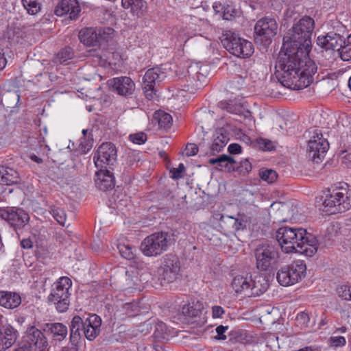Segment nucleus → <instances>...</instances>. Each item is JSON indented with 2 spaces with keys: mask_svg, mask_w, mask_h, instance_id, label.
<instances>
[{
  "mask_svg": "<svg viewBox=\"0 0 351 351\" xmlns=\"http://www.w3.org/2000/svg\"><path fill=\"white\" fill-rule=\"evenodd\" d=\"M300 49L291 46L282 47L275 65V75L285 87L300 90L308 86L313 75L317 72L315 62L309 58V53L302 54Z\"/></svg>",
  "mask_w": 351,
  "mask_h": 351,
  "instance_id": "obj_1",
  "label": "nucleus"
},
{
  "mask_svg": "<svg viewBox=\"0 0 351 351\" xmlns=\"http://www.w3.org/2000/svg\"><path fill=\"white\" fill-rule=\"evenodd\" d=\"M276 239L285 253L297 252L311 257L317 251L316 237L302 228L281 227L276 232Z\"/></svg>",
  "mask_w": 351,
  "mask_h": 351,
  "instance_id": "obj_2",
  "label": "nucleus"
},
{
  "mask_svg": "<svg viewBox=\"0 0 351 351\" xmlns=\"http://www.w3.org/2000/svg\"><path fill=\"white\" fill-rule=\"evenodd\" d=\"M315 28L314 19L308 16H304L298 21H295L291 29L283 38L285 47L291 46L300 49L302 53L306 55L312 49L311 37Z\"/></svg>",
  "mask_w": 351,
  "mask_h": 351,
  "instance_id": "obj_3",
  "label": "nucleus"
},
{
  "mask_svg": "<svg viewBox=\"0 0 351 351\" xmlns=\"http://www.w3.org/2000/svg\"><path fill=\"white\" fill-rule=\"evenodd\" d=\"M101 325V319L96 314L90 315L84 320L78 315L74 316L70 324L71 345L81 346L82 331L88 340H94L99 335Z\"/></svg>",
  "mask_w": 351,
  "mask_h": 351,
  "instance_id": "obj_4",
  "label": "nucleus"
},
{
  "mask_svg": "<svg viewBox=\"0 0 351 351\" xmlns=\"http://www.w3.org/2000/svg\"><path fill=\"white\" fill-rule=\"evenodd\" d=\"M351 206V186L343 183L326 195L323 202V211L327 215L342 213Z\"/></svg>",
  "mask_w": 351,
  "mask_h": 351,
  "instance_id": "obj_5",
  "label": "nucleus"
},
{
  "mask_svg": "<svg viewBox=\"0 0 351 351\" xmlns=\"http://www.w3.org/2000/svg\"><path fill=\"white\" fill-rule=\"evenodd\" d=\"M221 42L229 53L239 58L249 57L254 52L251 42L239 37L231 31H225L222 34Z\"/></svg>",
  "mask_w": 351,
  "mask_h": 351,
  "instance_id": "obj_6",
  "label": "nucleus"
},
{
  "mask_svg": "<svg viewBox=\"0 0 351 351\" xmlns=\"http://www.w3.org/2000/svg\"><path fill=\"white\" fill-rule=\"evenodd\" d=\"M254 256L257 269L266 271L276 266L280 254L277 246L269 243H263L257 245L254 250Z\"/></svg>",
  "mask_w": 351,
  "mask_h": 351,
  "instance_id": "obj_7",
  "label": "nucleus"
},
{
  "mask_svg": "<svg viewBox=\"0 0 351 351\" xmlns=\"http://www.w3.org/2000/svg\"><path fill=\"white\" fill-rule=\"evenodd\" d=\"M72 282L68 277H61L54 283V287L48 296V301L53 302L57 311L64 313L67 311L69 306V297L71 293L69 289L71 287Z\"/></svg>",
  "mask_w": 351,
  "mask_h": 351,
  "instance_id": "obj_8",
  "label": "nucleus"
},
{
  "mask_svg": "<svg viewBox=\"0 0 351 351\" xmlns=\"http://www.w3.org/2000/svg\"><path fill=\"white\" fill-rule=\"evenodd\" d=\"M171 245L167 232H155L147 236L141 243V249L146 256H157L167 251Z\"/></svg>",
  "mask_w": 351,
  "mask_h": 351,
  "instance_id": "obj_9",
  "label": "nucleus"
},
{
  "mask_svg": "<svg viewBox=\"0 0 351 351\" xmlns=\"http://www.w3.org/2000/svg\"><path fill=\"white\" fill-rule=\"evenodd\" d=\"M306 267L302 261H296L285 265L277 272L276 278L284 287L291 286L301 280L306 275Z\"/></svg>",
  "mask_w": 351,
  "mask_h": 351,
  "instance_id": "obj_10",
  "label": "nucleus"
},
{
  "mask_svg": "<svg viewBox=\"0 0 351 351\" xmlns=\"http://www.w3.org/2000/svg\"><path fill=\"white\" fill-rule=\"evenodd\" d=\"M180 261L178 256L173 253L165 255L162 259L160 270L159 280L163 286L173 282L178 277L180 271Z\"/></svg>",
  "mask_w": 351,
  "mask_h": 351,
  "instance_id": "obj_11",
  "label": "nucleus"
},
{
  "mask_svg": "<svg viewBox=\"0 0 351 351\" xmlns=\"http://www.w3.org/2000/svg\"><path fill=\"white\" fill-rule=\"evenodd\" d=\"M0 217L5 220L15 231L24 228L29 221V214L18 206L0 208Z\"/></svg>",
  "mask_w": 351,
  "mask_h": 351,
  "instance_id": "obj_12",
  "label": "nucleus"
},
{
  "mask_svg": "<svg viewBox=\"0 0 351 351\" xmlns=\"http://www.w3.org/2000/svg\"><path fill=\"white\" fill-rule=\"evenodd\" d=\"M94 162L97 168H109L114 170L112 167L117 160V151L115 145L111 142L102 143L95 154Z\"/></svg>",
  "mask_w": 351,
  "mask_h": 351,
  "instance_id": "obj_13",
  "label": "nucleus"
},
{
  "mask_svg": "<svg viewBox=\"0 0 351 351\" xmlns=\"http://www.w3.org/2000/svg\"><path fill=\"white\" fill-rule=\"evenodd\" d=\"M167 75L159 67L148 69L143 78L142 88L147 99H152L156 94L155 86L162 82Z\"/></svg>",
  "mask_w": 351,
  "mask_h": 351,
  "instance_id": "obj_14",
  "label": "nucleus"
},
{
  "mask_svg": "<svg viewBox=\"0 0 351 351\" xmlns=\"http://www.w3.org/2000/svg\"><path fill=\"white\" fill-rule=\"evenodd\" d=\"M278 24L274 18L265 16L259 19L255 26V40L270 41L271 38L276 35Z\"/></svg>",
  "mask_w": 351,
  "mask_h": 351,
  "instance_id": "obj_15",
  "label": "nucleus"
},
{
  "mask_svg": "<svg viewBox=\"0 0 351 351\" xmlns=\"http://www.w3.org/2000/svg\"><path fill=\"white\" fill-rule=\"evenodd\" d=\"M329 147V143L323 138L322 133L316 132L308 142V157L315 162L319 163L324 158Z\"/></svg>",
  "mask_w": 351,
  "mask_h": 351,
  "instance_id": "obj_16",
  "label": "nucleus"
},
{
  "mask_svg": "<svg viewBox=\"0 0 351 351\" xmlns=\"http://www.w3.org/2000/svg\"><path fill=\"white\" fill-rule=\"evenodd\" d=\"M81 8L77 0H62L56 6L54 13L58 16L69 15V18L75 20L79 17Z\"/></svg>",
  "mask_w": 351,
  "mask_h": 351,
  "instance_id": "obj_17",
  "label": "nucleus"
},
{
  "mask_svg": "<svg viewBox=\"0 0 351 351\" xmlns=\"http://www.w3.org/2000/svg\"><path fill=\"white\" fill-rule=\"evenodd\" d=\"M99 169V170L96 172L95 178L96 187L103 191L112 189L115 185L113 170L109 168Z\"/></svg>",
  "mask_w": 351,
  "mask_h": 351,
  "instance_id": "obj_18",
  "label": "nucleus"
},
{
  "mask_svg": "<svg viewBox=\"0 0 351 351\" xmlns=\"http://www.w3.org/2000/svg\"><path fill=\"white\" fill-rule=\"evenodd\" d=\"M345 44L343 36L335 32H329L325 36H319L317 39V44L326 50L339 51L342 45Z\"/></svg>",
  "mask_w": 351,
  "mask_h": 351,
  "instance_id": "obj_19",
  "label": "nucleus"
},
{
  "mask_svg": "<svg viewBox=\"0 0 351 351\" xmlns=\"http://www.w3.org/2000/svg\"><path fill=\"white\" fill-rule=\"evenodd\" d=\"M110 84L114 92L125 97L131 96L135 90L134 82L126 76L114 77L110 81Z\"/></svg>",
  "mask_w": 351,
  "mask_h": 351,
  "instance_id": "obj_20",
  "label": "nucleus"
},
{
  "mask_svg": "<svg viewBox=\"0 0 351 351\" xmlns=\"http://www.w3.org/2000/svg\"><path fill=\"white\" fill-rule=\"evenodd\" d=\"M199 70L200 68L197 64H191L188 67L186 75L184 76L186 82L184 86L187 91L193 92L202 86L201 79L204 75L200 73Z\"/></svg>",
  "mask_w": 351,
  "mask_h": 351,
  "instance_id": "obj_21",
  "label": "nucleus"
},
{
  "mask_svg": "<svg viewBox=\"0 0 351 351\" xmlns=\"http://www.w3.org/2000/svg\"><path fill=\"white\" fill-rule=\"evenodd\" d=\"M18 331L10 324H6L0 326V351H5L16 341Z\"/></svg>",
  "mask_w": 351,
  "mask_h": 351,
  "instance_id": "obj_22",
  "label": "nucleus"
},
{
  "mask_svg": "<svg viewBox=\"0 0 351 351\" xmlns=\"http://www.w3.org/2000/svg\"><path fill=\"white\" fill-rule=\"evenodd\" d=\"M21 341H27L32 347V344L38 348L40 350L43 351L48 346V342L46 337L43 335V332L32 327L27 332V335L23 337Z\"/></svg>",
  "mask_w": 351,
  "mask_h": 351,
  "instance_id": "obj_23",
  "label": "nucleus"
},
{
  "mask_svg": "<svg viewBox=\"0 0 351 351\" xmlns=\"http://www.w3.org/2000/svg\"><path fill=\"white\" fill-rule=\"evenodd\" d=\"M229 138L226 131L223 128H219L216 130L213 134V141L210 145L208 151L205 152L206 154L215 155L221 152L227 145Z\"/></svg>",
  "mask_w": 351,
  "mask_h": 351,
  "instance_id": "obj_24",
  "label": "nucleus"
},
{
  "mask_svg": "<svg viewBox=\"0 0 351 351\" xmlns=\"http://www.w3.org/2000/svg\"><path fill=\"white\" fill-rule=\"evenodd\" d=\"M269 281L266 276L258 274L252 278L249 297H256L265 293L269 287Z\"/></svg>",
  "mask_w": 351,
  "mask_h": 351,
  "instance_id": "obj_25",
  "label": "nucleus"
},
{
  "mask_svg": "<svg viewBox=\"0 0 351 351\" xmlns=\"http://www.w3.org/2000/svg\"><path fill=\"white\" fill-rule=\"evenodd\" d=\"M43 330L46 333L51 335L55 340L59 341L64 339L68 334L67 327L60 322L46 323L43 325Z\"/></svg>",
  "mask_w": 351,
  "mask_h": 351,
  "instance_id": "obj_26",
  "label": "nucleus"
},
{
  "mask_svg": "<svg viewBox=\"0 0 351 351\" xmlns=\"http://www.w3.org/2000/svg\"><path fill=\"white\" fill-rule=\"evenodd\" d=\"M219 220L232 226V230L235 232L245 229L249 223V217L244 214L239 213L236 217L221 215Z\"/></svg>",
  "mask_w": 351,
  "mask_h": 351,
  "instance_id": "obj_27",
  "label": "nucleus"
},
{
  "mask_svg": "<svg viewBox=\"0 0 351 351\" xmlns=\"http://www.w3.org/2000/svg\"><path fill=\"white\" fill-rule=\"evenodd\" d=\"M20 182L21 178L16 170L0 165V184L13 185Z\"/></svg>",
  "mask_w": 351,
  "mask_h": 351,
  "instance_id": "obj_28",
  "label": "nucleus"
},
{
  "mask_svg": "<svg viewBox=\"0 0 351 351\" xmlns=\"http://www.w3.org/2000/svg\"><path fill=\"white\" fill-rule=\"evenodd\" d=\"M210 165H216V169L219 171L230 172L235 171L236 161L230 156L222 154L215 158H210L208 161Z\"/></svg>",
  "mask_w": 351,
  "mask_h": 351,
  "instance_id": "obj_29",
  "label": "nucleus"
},
{
  "mask_svg": "<svg viewBox=\"0 0 351 351\" xmlns=\"http://www.w3.org/2000/svg\"><path fill=\"white\" fill-rule=\"evenodd\" d=\"M251 281V277L238 275L232 279L231 287L236 293L247 295L250 293Z\"/></svg>",
  "mask_w": 351,
  "mask_h": 351,
  "instance_id": "obj_30",
  "label": "nucleus"
},
{
  "mask_svg": "<svg viewBox=\"0 0 351 351\" xmlns=\"http://www.w3.org/2000/svg\"><path fill=\"white\" fill-rule=\"evenodd\" d=\"M81 43L88 47L99 46L97 28L86 27L80 31L78 35Z\"/></svg>",
  "mask_w": 351,
  "mask_h": 351,
  "instance_id": "obj_31",
  "label": "nucleus"
},
{
  "mask_svg": "<svg viewBox=\"0 0 351 351\" xmlns=\"http://www.w3.org/2000/svg\"><path fill=\"white\" fill-rule=\"evenodd\" d=\"M121 5L138 17L142 16L147 9V3L143 0H122Z\"/></svg>",
  "mask_w": 351,
  "mask_h": 351,
  "instance_id": "obj_32",
  "label": "nucleus"
},
{
  "mask_svg": "<svg viewBox=\"0 0 351 351\" xmlns=\"http://www.w3.org/2000/svg\"><path fill=\"white\" fill-rule=\"evenodd\" d=\"M218 106L221 108L226 110L230 113L243 116L247 118L251 116L250 110L243 107L241 104L234 103L232 101H221L218 104Z\"/></svg>",
  "mask_w": 351,
  "mask_h": 351,
  "instance_id": "obj_33",
  "label": "nucleus"
},
{
  "mask_svg": "<svg viewBox=\"0 0 351 351\" xmlns=\"http://www.w3.org/2000/svg\"><path fill=\"white\" fill-rule=\"evenodd\" d=\"M21 302V297L17 293L0 292V305L7 308L17 307Z\"/></svg>",
  "mask_w": 351,
  "mask_h": 351,
  "instance_id": "obj_34",
  "label": "nucleus"
},
{
  "mask_svg": "<svg viewBox=\"0 0 351 351\" xmlns=\"http://www.w3.org/2000/svg\"><path fill=\"white\" fill-rule=\"evenodd\" d=\"M154 119L157 121L160 128L165 129L169 128L172 125L171 116L162 110L156 112L154 114Z\"/></svg>",
  "mask_w": 351,
  "mask_h": 351,
  "instance_id": "obj_35",
  "label": "nucleus"
},
{
  "mask_svg": "<svg viewBox=\"0 0 351 351\" xmlns=\"http://www.w3.org/2000/svg\"><path fill=\"white\" fill-rule=\"evenodd\" d=\"M97 36L99 40V46L104 43L108 42L111 40L114 34V30L111 27H99L97 28Z\"/></svg>",
  "mask_w": 351,
  "mask_h": 351,
  "instance_id": "obj_36",
  "label": "nucleus"
},
{
  "mask_svg": "<svg viewBox=\"0 0 351 351\" xmlns=\"http://www.w3.org/2000/svg\"><path fill=\"white\" fill-rule=\"evenodd\" d=\"M339 53L343 61H348L351 59V34L346 39L345 38V44L343 43Z\"/></svg>",
  "mask_w": 351,
  "mask_h": 351,
  "instance_id": "obj_37",
  "label": "nucleus"
},
{
  "mask_svg": "<svg viewBox=\"0 0 351 351\" xmlns=\"http://www.w3.org/2000/svg\"><path fill=\"white\" fill-rule=\"evenodd\" d=\"M119 251L121 254V255L128 259V260H132L135 257V247L130 245H125V244H119L118 245Z\"/></svg>",
  "mask_w": 351,
  "mask_h": 351,
  "instance_id": "obj_38",
  "label": "nucleus"
},
{
  "mask_svg": "<svg viewBox=\"0 0 351 351\" xmlns=\"http://www.w3.org/2000/svg\"><path fill=\"white\" fill-rule=\"evenodd\" d=\"M74 56V51L70 47H66L60 51L56 56L58 61L62 64L69 60H71Z\"/></svg>",
  "mask_w": 351,
  "mask_h": 351,
  "instance_id": "obj_39",
  "label": "nucleus"
},
{
  "mask_svg": "<svg viewBox=\"0 0 351 351\" xmlns=\"http://www.w3.org/2000/svg\"><path fill=\"white\" fill-rule=\"evenodd\" d=\"M94 140L92 134H88V136L86 138L82 137L79 145V150L82 154L87 153L93 147Z\"/></svg>",
  "mask_w": 351,
  "mask_h": 351,
  "instance_id": "obj_40",
  "label": "nucleus"
},
{
  "mask_svg": "<svg viewBox=\"0 0 351 351\" xmlns=\"http://www.w3.org/2000/svg\"><path fill=\"white\" fill-rule=\"evenodd\" d=\"M266 346L271 351H278L280 345L278 343V337L274 333L267 334L265 336Z\"/></svg>",
  "mask_w": 351,
  "mask_h": 351,
  "instance_id": "obj_41",
  "label": "nucleus"
},
{
  "mask_svg": "<svg viewBox=\"0 0 351 351\" xmlns=\"http://www.w3.org/2000/svg\"><path fill=\"white\" fill-rule=\"evenodd\" d=\"M23 4L27 12L30 14H35L40 10V3L37 0H22Z\"/></svg>",
  "mask_w": 351,
  "mask_h": 351,
  "instance_id": "obj_42",
  "label": "nucleus"
},
{
  "mask_svg": "<svg viewBox=\"0 0 351 351\" xmlns=\"http://www.w3.org/2000/svg\"><path fill=\"white\" fill-rule=\"evenodd\" d=\"M259 176L261 179L269 184L274 183L278 178L277 173L272 169L260 171Z\"/></svg>",
  "mask_w": 351,
  "mask_h": 351,
  "instance_id": "obj_43",
  "label": "nucleus"
},
{
  "mask_svg": "<svg viewBox=\"0 0 351 351\" xmlns=\"http://www.w3.org/2000/svg\"><path fill=\"white\" fill-rule=\"evenodd\" d=\"M252 170V165L250 162L245 159L241 161L238 165L236 162L235 171L239 173L240 175L245 176Z\"/></svg>",
  "mask_w": 351,
  "mask_h": 351,
  "instance_id": "obj_44",
  "label": "nucleus"
},
{
  "mask_svg": "<svg viewBox=\"0 0 351 351\" xmlns=\"http://www.w3.org/2000/svg\"><path fill=\"white\" fill-rule=\"evenodd\" d=\"M51 213L58 223L64 226L66 222V214L64 210L60 208H53L51 210Z\"/></svg>",
  "mask_w": 351,
  "mask_h": 351,
  "instance_id": "obj_45",
  "label": "nucleus"
},
{
  "mask_svg": "<svg viewBox=\"0 0 351 351\" xmlns=\"http://www.w3.org/2000/svg\"><path fill=\"white\" fill-rule=\"evenodd\" d=\"M239 12L232 5H228L223 8V19L231 21L238 15Z\"/></svg>",
  "mask_w": 351,
  "mask_h": 351,
  "instance_id": "obj_46",
  "label": "nucleus"
},
{
  "mask_svg": "<svg viewBox=\"0 0 351 351\" xmlns=\"http://www.w3.org/2000/svg\"><path fill=\"white\" fill-rule=\"evenodd\" d=\"M182 313L184 315L189 317H195L200 314V309L190 304L184 305L182 308Z\"/></svg>",
  "mask_w": 351,
  "mask_h": 351,
  "instance_id": "obj_47",
  "label": "nucleus"
},
{
  "mask_svg": "<svg viewBox=\"0 0 351 351\" xmlns=\"http://www.w3.org/2000/svg\"><path fill=\"white\" fill-rule=\"evenodd\" d=\"M204 145L202 143H199L198 146L193 143H189L186 147L185 154L187 156H195L197 154L199 149L205 152L206 151L204 149Z\"/></svg>",
  "mask_w": 351,
  "mask_h": 351,
  "instance_id": "obj_48",
  "label": "nucleus"
},
{
  "mask_svg": "<svg viewBox=\"0 0 351 351\" xmlns=\"http://www.w3.org/2000/svg\"><path fill=\"white\" fill-rule=\"evenodd\" d=\"M337 292L339 297L347 300H351V289L350 287L346 285H342L337 288Z\"/></svg>",
  "mask_w": 351,
  "mask_h": 351,
  "instance_id": "obj_49",
  "label": "nucleus"
},
{
  "mask_svg": "<svg viewBox=\"0 0 351 351\" xmlns=\"http://www.w3.org/2000/svg\"><path fill=\"white\" fill-rule=\"evenodd\" d=\"M296 322L301 327H307L310 321L308 315L305 312H300L296 317Z\"/></svg>",
  "mask_w": 351,
  "mask_h": 351,
  "instance_id": "obj_50",
  "label": "nucleus"
},
{
  "mask_svg": "<svg viewBox=\"0 0 351 351\" xmlns=\"http://www.w3.org/2000/svg\"><path fill=\"white\" fill-rule=\"evenodd\" d=\"M129 138L134 143L141 145L146 141L147 136L143 132H139L137 134H130Z\"/></svg>",
  "mask_w": 351,
  "mask_h": 351,
  "instance_id": "obj_51",
  "label": "nucleus"
},
{
  "mask_svg": "<svg viewBox=\"0 0 351 351\" xmlns=\"http://www.w3.org/2000/svg\"><path fill=\"white\" fill-rule=\"evenodd\" d=\"M185 170V167L182 163H180L178 168H173L170 170L171 178L174 180H178L184 176L183 173Z\"/></svg>",
  "mask_w": 351,
  "mask_h": 351,
  "instance_id": "obj_52",
  "label": "nucleus"
},
{
  "mask_svg": "<svg viewBox=\"0 0 351 351\" xmlns=\"http://www.w3.org/2000/svg\"><path fill=\"white\" fill-rule=\"evenodd\" d=\"M258 147L265 151H271L275 148V145L271 141L260 138L258 141Z\"/></svg>",
  "mask_w": 351,
  "mask_h": 351,
  "instance_id": "obj_53",
  "label": "nucleus"
},
{
  "mask_svg": "<svg viewBox=\"0 0 351 351\" xmlns=\"http://www.w3.org/2000/svg\"><path fill=\"white\" fill-rule=\"evenodd\" d=\"M330 343L334 347L343 346L346 344V341L343 337H331L330 338Z\"/></svg>",
  "mask_w": 351,
  "mask_h": 351,
  "instance_id": "obj_54",
  "label": "nucleus"
},
{
  "mask_svg": "<svg viewBox=\"0 0 351 351\" xmlns=\"http://www.w3.org/2000/svg\"><path fill=\"white\" fill-rule=\"evenodd\" d=\"M12 351H31V346L25 341H21Z\"/></svg>",
  "mask_w": 351,
  "mask_h": 351,
  "instance_id": "obj_55",
  "label": "nucleus"
},
{
  "mask_svg": "<svg viewBox=\"0 0 351 351\" xmlns=\"http://www.w3.org/2000/svg\"><path fill=\"white\" fill-rule=\"evenodd\" d=\"M228 326H223L222 325L217 326L216 328V332L217 334V339L221 340L226 339V336L224 335V333L228 330Z\"/></svg>",
  "mask_w": 351,
  "mask_h": 351,
  "instance_id": "obj_56",
  "label": "nucleus"
},
{
  "mask_svg": "<svg viewBox=\"0 0 351 351\" xmlns=\"http://www.w3.org/2000/svg\"><path fill=\"white\" fill-rule=\"evenodd\" d=\"M212 313L214 318H219L224 313V310L220 306H214L212 308Z\"/></svg>",
  "mask_w": 351,
  "mask_h": 351,
  "instance_id": "obj_57",
  "label": "nucleus"
},
{
  "mask_svg": "<svg viewBox=\"0 0 351 351\" xmlns=\"http://www.w3.org/2000/svg\"><path fill=\"white\" fill-rule=\"evenodd\" d=\"M228 150L232 154H237L241 153V146L237 143H232L228 146Z\"/></svg>",
  "mask_w": 351,
  "mask_h": 351,
  "instance_id": "obj_58",
  "label": "nucleus"
},
{
  "mask_svg": "<svg viewBox=\"0 0 351 351\" xmlns=\"http://www.w3.org/2000/svg\"><path fill=\"white\" fill-rule=\"evenodd\" d=\"M21 245L24 249H31L33 247V242L30 239H23L21 241Z\"/></svg>",
  "mask_w": 351,
  "mask_h": 351,
  "instance_id": "obj_59",
  "label": "nucleus"
},
{
  "mask_svg": "<svg viewBox=\"0 0 351 351\" xmlns=\"http://www.w3.org/2000/svg\"><path fill=\"white\" fill-rule=\"evenodd\" d=\"M7 63L3 49L0 47V71L4 69Z\"/></svg>",
  "mask_w": 351,
  "mask_h": 351,
  "instance_id": "obj_60",
  "label": "nucleus"
},
{
  "mask_svg": "<svg viewBox=\"0 0 351 351\" xmlns=\"http://www.w3.org/2000/svg\"><path fill=\"white\" fill-rule=\"evenodd\" d=\"M80 346H75L73 345H71V347L70 348H63L62 351H78Z\"/></svg>",
  "mask_w": 351,
  "mask_h": 351,
  "instance_id": "obj_61",
  "label": "nucleus"
},
{
  "mask_svg": "<svg viewBox=\"0 0 351 351\" xmlns=\"http://www.w3.org/2000/svg\"><path fill=\"white\" fill-rule=\"evenodd\" d=\"M31 159L38 164L43 162V160L35 154L31 156Z\"/></svg>",
  "mask_w": 351,
  "mask_h": 351,
  "instance_id": "obj_62",
  "label": "nucleus"
},
{
  "mask_svg": "<svg viewBox=\"0 0 351 351\" xmlns=\"http://www.w3.org/2000/svg\"><path fill=\"white\" fill-rule=\"evenodd\" d=\"M88 134H92L90 131H89L88 130H82V134H83V138H86V137H88Z\"/></svg>",
  "mask_w": 351,
  "mask_h": 351,
  "instance_id": "obj_63",
  "label": "nucleus"
},
{
  "mask_svg": "<svg viewBox=\"0 0 351 351\" xmlns=\"http://www.w3.org/2000/svg\"><path fill=\"white\" fill-rule=\"evenodd\" d=\"M298 351H313V350L309 347H305V348L300 349Z\"/></svg>",
  "mask_w": 351,
  "mask_h": 351,
  "instance_id": "obj_64",
  "label": "nucleus"
}]
</instances>
